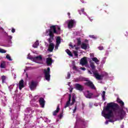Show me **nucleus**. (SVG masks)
<instances>
[{
	"instance_id": "bb28decb",
	"label": "nucleus",
	"mask_w": 128,
	"mask_h": 128,
	"mask_svg": "<svg viewBox=\"0 0 128 128\" xmlns=\"http://www.w3.org/2000/svg\"><path fill=\"white\" fill-rule=\"evenodd\" d=\"M58 118H60V120H61V118H62L64 117V110H62V111L59 114V115L58 116Z\"/></svg>"
},
{
	"instance_id": "0eeeda50",
	"label": "nucleus",
	"mask_w": 128,
	"mask_h": 128,
	"mask_svg": "<svg viewBox=\"0 0 128 128\" xmlns=\"http://www.w3.org/2000/svg\"><path fill=\"white\" fill-rule=\"evenodd\" d=\"M76 24V21L74 20H70L68 22V28H74V26Z\"/></svg>"
},
{
	"instance_id": "b1692460",
	"label": "nucleus",
	"mask_w": 128,
	"mask_h": 128,
	"mask_svg": "<svg viewBox=\"0 0 128 128\" xmlns=\"http://www.w3.org/2000/svg\"><path fill=\"white\" fill-rule=\"evenodd\" d=\"M92 60L93 62H96V64H100V60H98V58H96V57L92 58Z\"/></svg>"
},
{
	"instance_id": "c9c22d12",
	"label": "nucleus",
	"mask_w": 128,
	"mask_h": 128,
	"mask_svg": "<svg viewBox=\"0 0 128 128\" xmlns=\"http://www.w3.org/2000/svg\"><path fill=\"white\" fill-rule=\"evenodd\" d=\"M74 56H78V51H74Z\"/></svg>"
},
{
	"instance_id": "9b49d317",
	"label": "nucleus",
	"mask_w": 128,
	"mask_h": 128,
	"mask_svg": "<svg viewBox=\"0 0 128 128\" xmlns=\"http://www.w3.org/2000/svg\"><path fill=\"white\" fill-rule=\"evenodd\" d=\"M92 93L90 92V91L87 90L84 92V96L86 98H92Z\"/></svg>"
},
{
	"instance_id": "c756f323",
	"label": "nucleus",
	"mask_w": 128,
	"mask_h": 128,
	"mask_svg": "<svg viewBox=\"0 0 128 128\" xmlns=\"http://www.w3.org/2000/svg\"><path fill=\"white\" fill-rule=\"evenodd\" d=\"M102 100H106V92H105V91L102 92Z\"/></svg>"
},
{
	"instance_id": "39448f33",
	"label": "nucleus",
	"mask_w": 128,
	"mask_h": 128,
	"mask_svg": "<svg viewBox=\"0 0 128 128\" xmlns=\"http://www.w3.org/2000/svg\"><path fill=\"white\" fill-rule=\"evenodd\" d=\"M86 82H87L84 84L85 86H88L89 88H92V90H96V86H94V84L92 82V81L86 80Z\"/></svg>"
},
{
	"instance_id": "72a5a7b5",
	"label": "nucleus",
	"mask_w": 128,
	"mask_h": 128,
	"mask_svg": "<svg viewBox=\"0 0 128 128\" xmlns=\"http://www.w3.org/2000/svg\"><path fill=\"white\" fill-rule=\"evenodd\" d=\"M0 52L2 54H6V51L4 49L0 48Z\"/></svg>"
},
{
	"instance_id": "603ef678",
	"label": "nucleus",
	"mask_w": 128,
	"mask_h": 128,
	"mask_svg": "<svg viewBox=\"0 0 128 128\" xmlns=\"http://www.w3.org/2000/svg\"><path fill=\"white\" fill-rule=\"evenodd\" d=\"M8 38L10 40H12V36H8Z\"/></svg>"
},
{
	"instance_id": "4468645a",
	"label": "nucleus",
	"mask_w": 128,
	"mask_h": 128,
	"mask_svg": "<svg viewBox=\"0 0 128 128\" xmlns=\"http://www.w3.org/2000/svg\"><path fill=\"white\" fill-rule=\"evenodd\" d=\"M32 59L34 62H38V60H42V56H37L32 57Z\"/></svg>"
},
{
	"instance_id": "c03bdc74",
	"label": "nucleus",
	"mask_w": 128,
	"mask_h": 128,
	"mask_svg": "<svg viewBox=\"0 0 128 128\" xmlns=\"http://www.w3.org/2000/svg\"><path fill=\"white\" fill-rule=\"evenodd\" d=\"M90 56H91L92 58H94V54H90Z\"/></svg>"
},
{
	"instance_id": "49530a36",
	"label": "nucleus",
	"mask_w": 128,
	"mask_h": 128,
	"mask_svg": "<svg viewBox=\"0 0 128 128\" xmlns=\"http://www.w3.org/2000/svg\"><path fill=\"white\" fill-rule=\"evenodd\" d=\"M79 48H78V47H76L75 48V50H78Z\"/></svg>"
},
{
	"instance_id": "e433bc0d",
	"label": "nucleus",
	"mask_w": 128,
	"mask_h": 128,
	"mask_svg": "<svg viewBox=\"0 0 128 128\" xmlns=\"http://www.w3.org/2000/svg\"><path fill=\"white\" fill-rule=\"evenodd\" d=\"M57 29H58L57 32H58V34H60V27L58 26Z\"/></svg>"
},
{
	"instance_id": "1a4fd4ad",
	"label": "nucleus",
	"mask_w": 128,
	"mask_h": 128,
	"mask_svg": "<svg viewBox=\"0 0 128 128\" xmlns=\"http://www.w3.org/2000/svg\"><path fill=\"white\" fill-rule=\"evenodd\" d=\"M88 64V60L86 58V57H84L83 58H82L80 60V64H82V66H86Z\"/></svg>"
},
{
	"instance_id": "6e6d98bb",
	"label": "nucleus",
	"mask_w": 128,
	"mask_h": 128,
	"mask_svg": "<svg viewBox=\"0 0 128 128\" xmlns=\"http://www.w3.org/2000/svg\"><path fill=\"white\" fill-rule=\"evenodd\" d=\"M70 92H72V89L70 90Z\"/></svg>"
},
{
	"instance_id": "2eb2a0df",
	"label": "nucleus",
	"mask_w": 128,
	"mask_h": 128,
	"mask_svg": "<svg viewBox=\"0 0 128 128\" xmlns=\"http://www.w3.org/2000/svg\"><path fill=\"white\" fill-rule=\"evenodd\" d=\"M39 102L42 108H44V104L46 101H44V99L43 98H40L39 100Z\"/></svg>"
},
{
	"instance_id": "f3484780",
	"label": "nucleus",
	"mask_w": 128,
	"mask_h": 128,
	"mask_svg": "<svg viewBox=\"0 0 128 128\" xmlns=\"http://www.w3.org/2000/svg\"><path fill=\"white\" fill-rule=\"evenodd\" d=\"M24 80H21L19 82V89L20 90H22V88H24Z\"/></svg>"
},
{
	"instance_id": "423d86ee",
	"label": "nucleus",
	"mask_w": 128,
	"mask_h": 128,
	"mask_svg": "<svg viewBox=\"0 0 128 128\" xmlns=\"http://www.w3.org/2000/svg\"><path fill=\"white\" fill-rule=\"evenodd\" d=\"M47 40L50 44L48 50L52 52V50H54V43H52V40H51L50 42V40H48V38Z\"/></svg>"
},
{
	"instance_id": "37998d69",
	"label": "nucleus",
	"mask_w": 128,
	"mask_h": 128,
	"mask_svg": "<svg viewBox=\"0 0 128 128\" xmlns=\"http://www.w3.org/2000/svg\"><path fill=\"white\" fill-rule=\"evenodd\" d=\"M80 70H86V68L81 67Z\"/></svg>"
},
{
	"instance_id": "a211bd4d",
	"label": "nucleus",
	"mask_w": 128,
	"mask_h": 128,
	"mask_svg": "<svg viewBox=\"0 0 128 128\" xmlns=\"http://www.w3.org/2000/svg\"><path fill=\"white\" fill-rule=\"evenodd\" d=\"M60 105H58L57 108H56V110H55L53 112H52V114L54 116H56V114H58V112H60Z\"/></svg>"
},
{
	"instance_id": "79ce46f5",
	"label": "nucleus",
	"mask_w": 128,
	"mask_h": 128,
	"mask_svg": "<svg viewBox=\"0 0 128 128\" xmlns=\"http://www.w3.org/2000/svg\"><path fill=\"white\" fill-rule=\"evenodd\" d=\"M12 32L13 34L14 32H16V29H14V28H12Z\"/></svg>"
},
{
	"instance_id": "4be33fe9",
	"label": "nucleus",
	"mask_w": 128,
	"mask_h": 128,
	"mask_svg": "<svg viewBox=\"0 0 128 128\" xmlns=\"http://www.w3.org/2000/svg\"><path fill=\"white\" fill-rule=\"evenodd\" d=\"M38 46H40V42H38V40H36L32 45V47L34 48H36Z\"/></svg>"
},
{
	"instance_id": "f257e3e1",
	"label": "nucleus",
	"mask_w": 128,
	"mask_h": 128,
	"mask_svg": "<svg viewBox=\"0 0 128 128\" xmlns=\"http://www.w3.org/2000/svg\"><path fill=\"white\" fill-rule=\"evenodd\" d=\"M118 108V105L114 102L108 103L106 106L104 108V112H108V113L106 114L104 112H102L103 116H104L105 118H108V120H110V118H114L112 110L114 112V114H116V108ZM110 108H112V110H110Z\"/></svg>"
},
{
	"instance_id": "20e7f679",
	"label": "nucleus",
	"mask_w": 128,
	"mask_h": 128,
	"mask_svg": "<svg viewBox=\"0 0 128 128\" xmlns=\"http://www.w3.org/2000/svg\"><path fill=\"white\" fill-rule=\"evenodd\" d=\"M90 66L91 68V71L89 70H88V72L90 74H92L96 71V66H94V62H90Z\"/></svg>"
},
{
	"instance_id": "4d7b16f0",
	"label": "nucleus",
	"mask_w": 128,
	"mask_h": 128,
	"mask_svg": "<svg viewBox=\"0 0 128 128\" xmlns=\"http://www.w3.org/2000/svg\"><path fill=\"white\" fill-rule=\"evenodd\" d=\"M2 29V28H1Z\"/></svg>"
},
{
	"instance_id": "7ed1b4c3",
	"label": "nucleus",
	"mask_w": 128,
	"mask_h": 128,
	"mask_svg": "<svg viewBox=\"0 0 128 128\" xmlns=\"http://www.w3.org/2000/svg\"><path fill=\"white\" fill-rule=\"evenodd\" d=\"M43 73L44 74L46 80L50 82V68L48 67L46 69H44Z\"/></svg>"
},
{
	"instance_id": "412c9836",
	"label": "nucleus",
	"mask_w": 128,
	"mask_h": 128,
	"mask_svg": "<svg viewBox=\"0 0 128 128\" xmlns=\"http://www.w3.org/2000/svg\"><path fill=\"white\" fill-rule=\"evenodd\" d=\"M81 48L82 50H88V45L85 43H82V44H81Z\"/></svg>"
},
{
	"instance_id": "cd10ccee",
	"label": "nucleus",
	"mask_w": 128,
	"mask_h": 128,
	"mask_svg": "<svg viewBox=\"0 0 128 128\" xmlns=\"http://www.w3.org/2000/svg\"><path fill=\"white\" fill-rule=\"evenodd\" d=\"M61 42L60 37L58 36L56 39V44H60Z\"/></svg>"
},
{
	"instance_id": "f704fd0d",
	"label": "nucleus",
	"mask_w": 128,
	"mask_h": 128,
	"mask_svg": "<svg viewBox=\"0 0 128 128\" xmlns=\"http://www.w3.org/2000/svg\"><path fill=\"white\" fill-rule=\"evenodd\" d=\"M6 76H2V82H4V80H6Z\"/></svg>"
},
{
	"instance_id": "8fccbe9b",
	"label": "nucleus",
	"mask_w": 128,
	"mask_h": 128,
	"mask_svg": "<svg viewBox=\"0 0 128 128\" xmlns=\"http://www.w3.org/2000/svg\"><path fill=\"white\" fill-rule=\"evenodd\" d=\"M109 122H114V121H113L112 120V119H110V120H109Z\"/></svg>"
},
{
	"instance_id": "f8f14e48",
	"label": "nucleus",
	"mask_w": 128,
	"mask_h": 128,
	"mask_svg": "<svg viewBox=\"0 0 128 128\" xmlns=\"http://www.w3.org/2000/svg\"><path fill=\"white\" fill-rule=\"evenodd\" d=\"M93 74H94L96 78V80H102V75H100L98 74V71H96L95 72H94L93 73Z\"/></svg>"
},
{
	"instance_id": "393cba45",
	"label": "nucleus",
	"mask_w": 128,
	"mask_h": 128,
	"mask_svg": "<svg viewBox=\"0 0 128 128\" xmlns=\"http://www.w3.org/2000/svg\"><path fill=\"white\" fill-rule=\"evenodd\" d=\"M66 54H68L70 56H72H72H74V54H72V52H70V50L67 49L66 50Z\"/></svg>"
},
{
	"instance_id": "ddd939ff",
	"label": "nucleus",
	"mask_w": 128,
	"mask_h": 128,
	"mask_svg": "<svg viewBox=\"0 0 128 128\" xmlns=\"http://www.w3.org/2000/svg\"><path fill=\"white\" fill-rule=\"evenodd\" d=\"M70 100H72V94H70L68 96V100L67 101L66 105L64 106V108H68V106H70Z\"/></svg>"
},
{
	"instance_id": "9d476101",
	"label": "nucleus",
	"mask_w": 128,
	"mask_h": 128,
	"mask_svg": "<svg viewBox=\"0 0 128 128\" xmlns=\"http://www.w3.org/2000/svg\"><path fill=\"white\" fill-rule=\"evenodd\" d=\"M36 82H34V81H32L30 82V90H34V88H36Z\"/></svg>"
},
{
	"instance_id": "dca6fc26",
	"label": "nucleus",
	"mask_w": 128,
	"mask_h": 128,
	"mask_svg": "<svg viewBox=\"0 0 128 128\" xmlns=\"http://www.w3.org/2000/svg\"><path fill=\"white\" fill-rule=\"evenodd\" d=\"M46 63L48 66L52 64V59L50 58H48L46 59Z\"/></svg>"
},
{
	"instance_id": "a18cd8bd",
	"label": "nucleus",
	"mask_w": 128,
	"mask_h": 128,
	"mask_svg": "<svg viewBox=\"0 0 128 128\" xmlns=\"http://www.w3.org/2000/svg\"><path fill=\"white\" fill-rule=\"evenodd\" d=\"M69 46H70L71 48H74V46H72V44H69Z\"/></svg>"
},
{
	"instance_id": "5fc2aeb1",
	"label": "nucleus",
	"mask_w": 128,
	"mask_h": 128,
	"mask_svg": "<svg viewBox=\"0 0 128 128\" xmlns=\"http://www.w3.org/2000/svg\"><path fill=\"white\" fill-rule=\"evenodd\" d=\"M73 46H74V48H76V45L74 44Z\"/></svg>"
},
{
	"instance_id": "aec40b11",
	"label": "nucleus",
	"mask_w": 128,
	"mask_h": 128,
	"mask_svg": "<svg viewBox=\"0 0 128 128\" xmlns=\"http://www.w3.org/2000/svg\"><path fill=\"white\" fill-rule=\"evenodd\" d=\"M124 109L122 108L121 109H120L118 112V114H119V116H120V117L122 118V114H124Z\"/></svg>"
},
{
	"instance_id": "09e8293b",
	"label": "nucleus",
	"mask_w": 128,
	"mask_h": 128,
	"mask_svg": "<svg viewBox=\"0 0 128 128\" xmlns=\"http://www.w3.org/2000/svg\"><path fill=\"white\" fill-rule=\"evenodd\" d=\"M90 22H92V20H94V18H90Z\"/></svg>"
},
{
	"instance_id": "a878e982",
	"label": "nucleus",
	"mask_w": 128,
	"mask_h": 128,
	"mask_svg": "<svg viewBox=\"0 0 128 128\" xmlns=\"http://www.w3.org/2000/svg\"><path fill=\"white\" fill-rule=\"evenodd\" d=\"M6 62L2 61L1 62V65H0L1 68H6Z\"/></svg>"
},
{
	"instance_id": "2f4dec72",
	"label": "nucleus",
	"mask_w": 128,
	"mask_h": 128,
	"mask_svg": "<svg viewBox=\"0 0 128 128\" xmlns=\"http://www.w3.org/2000/svg\"><path fill=\"white\" fill-rule=\"evenodd\" d=\"M76 122H84V119H82V118H79L76 119Z\"/></svg>"
},
{
	"instance_id": "de8ad7c7",
	"label": "nucleus",
	"mask_w": 128,
	"mask_h": 128,
	"mask_svg": "<svg viewBox=\"0 0 128 128\" xmlns=\"http://www.w3.org/2000/svg\"><path fill=\"white\" fill-rule=\"evenodd\" d=\"M72 69L73 70H76V66H74L73 68H72Z\"/></svg>"
},
{
	"instance_id": "4c0bfd02",
	"label": "nucleus",
	"mask_w": 128,
	"mask_h": 128,
	"mask_svg": "<svg viewBox=\"0 0 128 128\" xmlns=\"http://www.w3.org/2000/svg\"><path fill=\"white\" fill-rule=\"evenodd\" d=\"M70 78V72H68V75H67V79L68 80V78Z\"/></svg>"
},
{
	"instance_id": "f03ea898",
	"label": "nucleus",
	"mask_w": 128,
	"mask_h": 128,
	"mask_svg": "<svg viewBox=\"0 0 128 128\" xmlns=\"http://www.w3.org/2000/svg\"><path fill=\"white\" fill-rule=\"evenodd\" d=\"M46 34L48 33L50 38L48 40L50 42L51 40H54V34H58V32L56 30V26L53 25L50 26V28L46 31Z\"/></svg>"
},
{
	"instance_id": "c85d7f7f",
	"label": "nucleus",
	"mask_w": 128,
	"mask_h": 128,
	"mask_svg": "<svg viewBox=\"0 0 128 128\" xmlns=\"http://www.w3.org/2000/svg\"><path fill=\"white\" fill-rule=\"evenodd\" d=\"M74 102H76V97H74V96H73L72 97V102L70 104V106H73V104H74Z\"/></svg>"
},
{
	"instance_id": "7c9ffc66",
	"label": "nucleus",
	"mask_w": 128,
	"mask_h": 128,
	"mask_svg": "<svg viewBox=\"0 0 128 128\" xmlns=\"http://www.w3.org/2000/svg\"><path fill=\"white\" fill-rule=\"evenodd\" d=\"M78 12L80 14H84V8H81L78 10Z\"/></svg>"
},
{
	"instance_id": "6ab92c4d",
	"label": "nucleus",
	"mask_w": 128,
	"mask_h": 128,
	"mask_svg": "<svg viewBox=\"0 0 128 128\" xmlns=\"http://www.w3.org/2000/svg\"><path fill=\"white\" fill-rule=\"evenodd\" d=\"M117 102L120 104L121 108H123L124 106V102H122V100L118 98H117Z\"/></svg>"
},
{
	"instance_id": "6e6552de",
	"label": "nucleus",
	"mask_w": 128,
	"mask_h": 128,
	"mask_svg": "<svg viewBox=\"0 0 128 128\" xmlns=\"http://www.w3.org/2000/svg\"><path fill=\"white\" fill-rule=\"evenodd\" d=\"M75 88L77 90H80V92H82L84 89V88L82 85H81L80 84H75Z\"/></svg>"
},
{
	"instance_id": "864d4df0",
	"label": "nucleus",
	"mask_w": 128,
	"mask_h": 128,
	"mask_svg": "<svg viewBox=\"0 0 128 128\" xmlns=\"http://www.w3.org/2000/svg\"><path fill=\"white\" fill-rule=\"evenodd\" d=\"M105 124H108V121H106L105 122Z\"/></svg>"
},
{
	"instance_id": "5701e85b",
	"label": "nucleus",
	"mask_w": 128,
	"mask_h": 128,
	"mask_svg": "<svg viewBox=\"0 0 128 128\" xmlns=\"http://www.w3.org/2000/svg\"><path fill=\"white\" fill-rule=\"evenodd\" d=\"M76 40H77V46H80L82 44V38H77Z\"/></svg>"
},
{
	"instance_id": "58836bf2",
	"label": "nucleus",
	"mask_w": 128,
	"mask_h": 128,
	"mask_svg": "<svg viewBox=\"0 0 128 128\" xmlns=\"http://www.w3.org/2000/svg\"><path fill=\"white\" fill-rule=\"evenodd\" d=\"M58 46H60V44H56V45L55 46V50H58Z\"/></svg>"
},
{
	"instance_id": "ea45409f",
	"label": "nucleus",
	"mask_w": 128,
	"mask_h": 128,
	"mask_svg": "<svg viewBox=\"0 0 128 128\" xmlns=\"http://www.w3.org/2000/svg\"><path fill=\"white\" fill-rule=\"evenodd\" d=\"M98 50H104V46H98Z\"/></svg>"
},
{
	"instance_id": "473e14b6",
	"label": "nucleus",
	"mask_w": 128,
	"mask_h": 128,
	"mask_svg": "<svg viewBox=\"0 0 128 128\" xmlns=\"http://www.w3.org/2000/svg\"><path fill=\"white\" fill-rule=\"evenodd\" d=\"M6 58H7V60H12V59L10 56L8 54H7L6 56Z\"/></svg>"
},
{
	"instance_id": "3c124183",
	"label": "nucleus",
	"mask_w": 128,
	"mask_h": 128,
	"mask_svg": "<svg viewBox=\"0 0 128 128\" xmlns=\"http://www.w3.org/2000/svg\"><path fill=\"white\" fill-rule=\"evenodd\" d=\"M68 16H70V13L68 12Z\"/></svg>"
},
{
	"instance_id": "a19ab883",
	"label": "nucleus",
	"mask_w": 128,
	"mask_h": 128,
	"mask_svg": "<svg viewBox=\"0 0 128 128\" xmlns=\"http://www.w3.org/2000/svg\"><path fill=\"white\" fill-rule=\"evenodd\" d=\"M76 108H77V106L76 105L75 106L73 110V113L74 114V112H76Z\"/></svg>"
}]
</instances>
